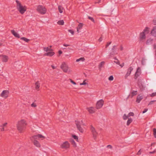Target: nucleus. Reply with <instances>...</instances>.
I'll use <instances>...</instances> for the list:
<instances>
[{
  "label": "nucleus",
  "instance_id": "nucleus-1",
  "mask_svg": "<svg viewBox=\"0 0 156 156\" xmlns=\"http://www.w3.org/2000/svg\"><path fill=\"white\" fill-rule=\"evenodd\" d=\"M16 2L17 3V9L20 13L21 14H23L26 11L27 7L24 5H23L19 1L16 0Z\"/></svg>",
  "mask_w": 156,
  "mask_h": 156
},
{
  "label": "nucleus",
  "instance_id": "nucleus-2",
  "mask_svg": "<svg viewBox=\"0 0 156 156\" xmlns=\"http://www.w3.org/2000/svg\"><path fill=\"white\" fill-rule=\"evenodd\" d=\"M27 123L25 120L22 119L18 122L16 124V127L20 132L22 131L24 127L26 125Z\"/></svg>",
  "mask_w": 156,
  "mask_h": 156
},
{
  "label": "nucleus",
  "instance_id": "nucleus-3",
  "mask_svg": "<svg viewBox=\"0 0 156 156\" xmlns=\"http://www.w3.org/2000/svg\"><path fill=\"white\" fill-rule=\"evenodd\" d=\"M51 47V46H49L48 47L44 48V50L46 52L44 54L45 55L52 56L55 54V53L53 51Z\"/></svg>",
  "mask_w": 156,
  "mask_h": 156
},
{
  "label": "nucleus",
  "instance_id": "nucleus-4",
  "mask_svg": "<svg viewBox=\"0 0 156 156\" xmlns=\"http://www.w3.org/2000/svg\"><path fill=\"white\" fill-rule=\"evenodd\" d=\"M149 28L146 27L140 34L139 38L140 40H144L146 39V35L149 33Z\"/></svg>",
  "mask_w": 156,
  "mask_h": 156
},
{
  "label": "nucleus",
  "instance_id": "nucleus-5",
  "mask_svg": "<svg viewBox=\"0 0 156 156\" xmlns=\"http://www.w3.org/2000/svg\"><path fill=\"white\" fill-rule=\"evenodd\" d=\"M61 68L65 73H70L71 71L67 64L65 62H63L61 66Z\"/></svg>",
  "mask_w": 156,
  "mask_h": 156
},
{
  "label": "nucleus",
  "instance_id": "nucleus-6",
  "mask_svg": "<svg viewBox=\"0 0 156 156\" xmlns=\"http://www.w3.org/2000/svg\"><path fill=\"white\" fill-rule=\"evenodd\" d=\"M76 124L78 129L81 133H83L84 129L81 126V125H84L82 120H79L76 121Z\"/></svg>",
  "mask_w": 156,
  "mask_h": 156
},
{
  "label": "nucleus",
  "instance_id": "nucleus-7",
  "mask_svg": "<svg viewBox=\"0 0 156 156\" xmlns=\"http://www.w3.org/2000/svg\"><path fill=\"white\" fill-rule=\"evenodd\" d=\"M37 11L41 14H44L46 13V9L42 5H38L37 8Z\"/></svg>",
  "mask_w": 156,
  "mask_h": 156
},
{
  "label": "nucleus",
  "instance_id": "nucleus-8",
  "mask_svg": "<svg viewBox=\"0 0 156 156\" xmlns=\"http://www.w3.org/2000/svg\"><path fill=\"white\" fill-rule=\"evenodd\" d=\"M90 129L91 132L93 137L94 139H96L98 134V133L97 131L96 130L95 128L92 126H90Z\"/></svg>",
  "mask_w": 156,
  "mask_h": 156
},
{
  "label": "nucleus",
  "instance_id": "nucleus-9",
  "mask_svg": "<svg viewBox=\"0 0 156 156\" xmlns=\"http://www.w3.org/2000/svg\"><path fill=\"white\" fill-rule=\"evenodd\" d=\"M141 73V69L140 67H138L136 69V71L135 74L134 78L136 79L138 78Z\"/></svg>",
  "mask_w": 156,
  "mask_h": 156
},
{
  "label": "nucleus",
  "instance_id": "nucleus-10",
  "mask_svg": "<svg viewBox=\"0 0 156 156\" xmlns=\"http://www.w3.org/2000/svg\"><path fill=\"white\" fill-rule=\"evenodd\" d=\"M104 103V101L102 99L98 101L96 104V108L98 109L101 108L102 107Z\"/></svg>",
  "mask_w": 156,
  "mask_h": 156
},
{
  "label": "nucleus",
  "instance_id": "nucleus-11",
  "mask_svg": "<svg viewBox=\"0 0 156 156\" xmlns=\"http://www.w3.org/2000/svg\"><path fill=\"white\" fill-rule=\"evenodd\" d=\"M30 139L33 141L34 145L35 146L38 148L41 147V144L37 140V139H33L32 137L30 138Z\"/></svg>",
  "mask_w": 156,
  "mask_h": 156
},
{
  "label": "nucleus",
  "instance_id": "nucleus-12",
  "mask_svg": "<svg viewBox=\"0 0 156 156\" xmlns=\"http://www.w3.org/2000/svg\"><path fill=\"white\" fill-rule=\"evenodd\" d=\"M70 144L67 141H66L62 143L60 145L61 147L63 149H67L69 147Z\"/></svg>",
  "mask_w": 156,
  "mask_h": 156
},
{
  "label": "nucleus",
  "instance_id": "nucleus-13",
  "mask_svg": "<svg viewBox=\"0 0 156 156\" xmlns=\"http://www.w3.org/2000/svg\"><path fill=\"white\" fill-rule=\"evenodd\" d=\"M134 113L132 112H130L128 113V115L124 114L123 116V119L124 120H126L130 116H133Z\"/></svg>",
  "mask_w": 156,
  "mask_h": 156
},
{
  "label": "nucleus",
  "instance_id": "nucleus-14",
  "mask_svg": "<svg viewBox=\"0 0 156 156\" xmlns=\"http://www.w3.org/2000/svg\"><path fill=\"white\" fill-rule=\"evenodd\" d=\"M9 92L7 90H4L1 94V96L5 98H6L8 96Z\"/></svg>",
  "mask_w": 156,
  "mask_h": 156
},
{
  "label": "nucleus",
  "instance_id": "nucleus-15",
  "mask_svg": "<svg viewBox=\"0 0 156 156\" xmlns=\"http://www.w3.org/2000/svg\"><path fill=\"white\" fill-rule=\"evenodd\" d=\"M32 138L33 139H39V138H41L42 140L45 138V137L40 134H38L34 136H32Z\"/></svg>",
  "mask_w": 156,
  "mask_h": 156
},
{
  "label": "nucleus",
  "instance_id": "nucleus-16",
  "mask_svg": "<svg viewBox=\"0 0 156 156\" xmlns=\"http://www.w3.org/2000/svg\"><path fill=\"white\" fill-rule=\"evenodd\" d=\"M88 111L90 114H92L95 112L94 109L93 107H91L87 108Z\"/></svg>",
  "mask_w": 156,
  "mask_h": 156
},
{
  "label": "nucleus",
  "instance_id": "nucleus-17",
  "mask_svg": "<svg viewBox=\"0 0 156 156\" xmlns=\"http://www.w3.org/2000/svg\"><path fill=\"white\" fill-rule=\"evenodd\" d=\"M151 33L153 36L156 37V26L153 28L151 31Z\"/></svg>",
  "mask_w": 156,
  "mask_h": 156
},
{
  "label": "nucleus",
  "instance_id": "nucleus-18",
  "mask_svg": "<svg viewBox=\"0 0 156 156\" xmlns=\"http://www.w3.org/2000/svg\"><path fill=\"white\" fill-rule=\"evenodd\" d=\"M2 58V61L4 62H7L9 58L8 56L6 55H2L0 56Z\"/></svg>",
  "mask_w": 156,
  "mask_h": 156
},
{
  "label": "nucleus",
  "instance_id": "nucleus-19",
  "mask_svg": "<svg viewBox=\"0 0 156 156\" xmlns=\"http://www.w3.org/2000/svg\"><path fill=\"white\" fill-rule=\"evenodd\" d=\"M83 25V24L81 23H79L77 27L76 28L77 31L78 33L79 32H80V30L82 29Z\"/></svg>",
  "mask_w": 156,
  "mask_h": 156
},
{
  "label": "nucleus",
  "instance_id": "nucleus-20",
  "mask_svg": "<svg viewBox=\"0 0 156 156\" xmlns=\"http://www.w3.org/2000/svg\"><path fill=\"white\" fill-rule=\"evenodd\" d=\"M133 69V68L132 67H130L129 68L128 71L126 73V74L125 76V77L126 78L127 76L130 75Z\"/></svg>",
  "mask_w": 156,
  "mask_h": 156
},
{
  "label": "nucleus",
  "instance_id": "nucleus-21",
  "mask_svg": "<svg viewBox=\"0 0 156 156\" xmlns=\"http://www.w3.org/2000/svg\"><path fill=\"white\" fill-rule=\"evenodd\" d=\"M11 33L16 37L19 38L20 37V35L18 33L16 32L15 30H11Z\"/></svg>",
  "mask_w": 156,
  "mask_h": 156
},
{
  "label": "nucleus",
  "instance_id": "nucleus-22",
  "mask_svg": "<svg viewBox=\"0 0 156 156\" xmlns=\"http://www.w3.org/2000/svg\"><path fill=\"white\" fill-rule=\"evenodd\" d=\"M143 98V96L141 95H139L137 97L136 102L139 103Z\"/></svg>",
  "mask_w": 156,
  "mask_h": 156
},
{
  "label": "nucleus",
  "instance_id": "nucleus-23",
  "mask_svg": "<svg viewBox=\"0 0 156 156\" xmlns=\"http://www.w3.org/2000/svg\"><path fill=\"white\" fill-rule=\"evenodd\" d=\"M133 121V119L131 118H128V120L127 122L126 125L128 126Z\"/></svg>",
  "mask_w": 156,
  "mask_h": 156
},
{
  "label": "nucleus",
  "instance_id": "nucleus-24",
  "mask_svg": "<svg viewBox=\"0 0 156 156\" xmlns=\"http://www.w3.org/2000/svg\"><path fill=\"white\" fill-rule=\"evenodd\" d=\"M153 41V39L152 38H149L148 39L146 43L147 44H149L151 43Z\"/></svg>",
  "mask_w": 156,
  "mask_h": 156
},
{
  "label": "nucleus",
  "instance_id": "nucleus-25",
  "mask_svg": "<svg viewBox=\"0 0 156 156\" xmlns=\"http://www.w3.org/2000/svg\"><path fill=\"white\" fill-rule=\"evenodd\" d=\"M147 59L145 58H143L142 59L141 62V64L143 65H144L146 64Z\"/></svg>",
  "mask_w": 156,
  "mask_h": 156
},
{
  "label": "nucleus",
  "instance_id": "nucleus-26",
  "mask_svg": "<svg viewBox=\"0 0 156 156\" xmlns=\"http://www.w3.org/2000/svg\"><path fill=\"white\" fill-rule=\"evenodd\" d=\"M64 9L63 7L61 6H58V10L60 13H62L63 12V10Z\"/></svg>",
  "mask_w": 156,
  "mask_h": 156
},
{
  "label": "nucleus",
  "instance_id": "nucleus-27",
  "mask_svg": "<svg viewBox=\"0 0 156 156\" xmlns=\"http://www.w3.org/2000/svg\"><path fill=\"white\" fill-rule=\"evenodd\" d=\"M57 23L59 25H64V22L63 20H62L58 21Z\"/></svg>",
  "mask_w": 156,
  "mask_h": 156
},
{
  "label": "nucleus",
  "instance_id": "nucleus-28",
  "mask_svg": "<svg viewBox=\"0 0 156 156\" xmlns=\"http://www.w3.org/2000/svg\"><path fill=\"white\" fill-rule=\"evenodd\" d=\"M35 88L36 89L38 90L40 87V84L38 82H37L35 83Z\"/></svg>",
  "mask_w": 156,
  "mask_h": 156
},
{
  "label": "nucleus",
  "instance_id": "nucleus-29",
  "mask_svg": "<svg viewBox=\"0 0 156 156\" xmlns=\"http://www.w3.org/2000/svg\"><path fill=\"white\" fill-rule=\"evenodd\" d=\"M21 39L25 41L26 42H28L29 40L25 37H23L21 38Z\"/></svg>",
  "mask_w": 156,
  "mask_h": 156
},
{
  "label": "nucleus",
  "instance_id": "nucleus-30",
  "mask_svg": "<svg viewBox=\"0 0 156 156\" xmlns=\"http://www.w3.org/2000/svg\"><path fill=\"white\" fill-rule=\"evenodd\" d=\"M71 142L72 144L73 145V146L74 147H76V144L74 140H72L71 141Z\"/></svg>",
  "mask_w": 156,
  "mask_h": 156
},
{
  "label": "nucleus",
  "instance_id": "nucleus-31",
  "mask_svg": "<svg viewBox=\"0 0 156 156\" xmlns=\"http://www.w3.org/2000/svg\"><path fill=\"white\" fill-rule=\"evenodd\" d=\"M84 60V59L83 58H80L79 59H78L76 60V62H79L80 61H83Z\"/></svg>",
  "mask_w": 156,
  "mask_h": 156
},
{
  "label": "nucleus",
  "instance_id": "nucleus-32",
  "mask_svg": "<svg viewBox=\"0 0 156 156\" xmlns=\"http://www.w3.org/2000/svg\"><path fill=\"white\" fill-rule=\"evenodd\" d=\"M104 63H105V62H101L100 63L99 66V68H101L103 66V65L104 64Z\"/></svg>",
  "mask_w": 156,
  "mask_h": 156
},
{
  "label": "nucleus",
  "instance_id": "nucleus-33",
  "mask_svg": "<svg viewBox=\"0 0 156 156\" xmlns=\"http://www.w3.org/2000/svg\"><path fill=\"white\" fill-rule=\"evenodd\" d=\"M137 94L136 91H133L131 93V97H133L134 95H136Z\"/></svg>",
  "mask_w": 156,
  "mask_h": 156
},
{
  "label": "nucleus",
  "instance_id": "nucleus-34",
  "mask_svg": "<svg viewBox=\"0 0 156 156\" xmlns=\"http://www.w3.org/2000/svg\"><path fill=\"white\" fill-rule=\"evenodd\" d=\"M153 135L155 137V138H156V129H153Z\"/></svg>",
  "mask_w": 156,
  "mask_h": 156
},
{
  "label": "nucleus",
  "instance_id": "nucleus-35",
  "mask_svg": "<svg viewBox=\"0 0 156 156\" xmlns=\"http://www.w3.org/2000/svg\"><path fill=\"white\" fill-rule=\"evenodd\" d=\"M114 79V77L112 76H111L108 78V80L110 81H112Z\"/></svg>",
  "mask_w": 156,
  "mask_h": 156
},
{
  "label": "nucleus",
  "instance_id": "nucleus-36",
  "mask_svg": "<svg viewBox=\"0 0 156 156\" xmlns=\"http://www.w3.org/2000/svg\"><path fill=\"white\" fill-rule=\"evenodd\" d=\"M86 81V80H84L83 82L82 83H80V85H86L87 84V83H86L85 81Z\"/></svg>",
  "mask_w": 156,
  "mask_h": 156
},
{
  "label": "nucleus",
  "instance_id": "nucleus-37",
  "mask_svg": "<svg viewBox=\"0 0 156 156\" xmlns=\"http://www.w3.org/2000/svg\"><path fill=\"white\" fill-rule=\"evenodd\" d=\"M72 137L74 138V139L76 140L77 141H78V137L77 136L75 135H73Z\"/></svg>",
  "mask_w": 156,
  "mask_h": 156
},
{
  "label": "nucleus",
  "instance_id": "nucleus-38",
  "mask_svg": "<svg viewBox=\"0 0 156 156\" xmlns=\"http://www.w3.org/2000/svg\"><path fill=\"white\" fill-rule=\"evenodd\" d=\"M69 80H70V82L72 83V84H73V85H75L76 84V82H75L74 81H73V80L72 79H69Z\"/></svg>",
  "mask_w": 156,
  "mask_h": 156
},
{
  "label": "nucleus",
  "instance_id": "nucleus-39",
  "mask_svg": "<svg viewBox=\"0 0 156 156\" xmlns=\"http://www.w3.org/2000/svg\"><path fill=\"white\" fill-rule=\"evenodd\" d=\"M68 31L69 32V33H71L72 34V35H73L74 34V32L72 30H68Z\"/></svg>",
  "mask_w": 156,
  "mask_h": 156
},
{
  "label": "nucleus",
  "instance_id": "nucleus-40",
  "mask_svg": "<svg viewBox=\"0 0 156 156\" xmlns=\"http://www.w3.org/2000/svg\"><path fill=\"white\" fill-rule=\"evenodd\" d=\"M153 23L154 25H156V18H154L153 20Z\"/></svg>",
  "mask_w": 156,
  "mask_h": 156
},
{
  "label": "nucleus",
  "instance_id": "nucleus-41",
  "mask_svg": "<svg viewBox=\"0 0 156 156\" xmlns=\"http://www.w3.org/2000/svg\"><path fill=\"white\" fill-rule=\"evenodd\" d=\"M31 106L33 107H36L37 106V105L34 103H33L31 105Z\"/></svg>",
  "mask_w": 156,
  "mask_h": 156
},
{
  "label": "nucleus",
  "instance_id": "nucleus-42",
  "mask_svg": "<svg viewBox=\"0 0 156 156\" xmlns=\"http://www.w3.org/2000/svg\"><path fill=\"white\" fill-rule=\"evenodd\" d=\"M155 101H151L148 104V105H152L154 104V102Z\"/></svg>",
  "mask_w": 156,
  "mask_h": 156
},
{
  "label": "nucleus",
  "instance_id": "nucleus-43",
  "mask_svg": "<svg viewBox=\"0 0 156 156\" xmlns=\"http://www.w3.org/2000/svg\"><path fill=\"white\" fill-rule=\"evenodd\" d=\"M114 62L117 64L119 65V62L118 60L116 59L115 61H114Z\"/></svg>",
  "mask_w": 156,
  "mask_h": 156
},
{
  "label": "nucleus",
  "instance_id": "nucleus-44",
  "mask_svg": "<svg viewBox=\"0 0 156 156\" xmlns=\"http://www.w3.org/2000/svg\"><path fill=\"white\" fill-rule=\"evenodd\" d=\"M151 96L152 97H154L155 96H156V92L155 93H152L151 95Z\"/></svg>",
  "mask_w": 156,
  "mask_h": 156
},
{
  "label": "nucleus",
  "instance_id": "nucleus-45",
  "mask_svg": "<svg viewBox=\"0 0 156 156\" xmlns=\"http://www.w3.org/2000/svg\"><path fill=\"white\" fill-rule=\"evenodd\" d=\"M88 18H89L90 20H91L92 21H93V22H94V19H93V18H92V17H90V16H88Z\"/></svg>",
  "mask_w": 156,
  "mask_h": 156
},
{
  "label": "nucleus",
  "instance_id": "nucleus-46",
  "mask_svg": "<svg viewBox=\"0 0 156 156\" xmlns=\"http://www.w3.org/2000/svg\"><path fill=\"white\" fill-rule=\"evenodd\" d=\"M102 40V37H101L98 40V41L101 42Z\"/></svg>",
  "mask_w": 156,
  "mask_h": 156
},
{
  "label": "nucleus",
  "instance_id": "nucleus-47",
  "mask_svg": "<svg viewBox=\"0 0 156 156\" xmlns=\"http://www.w3.org/2000/svg\"><path fill=\"white\" fill-rule=\"evenodd\" d=\"M107 147H108L109 148H110V149H112V146L110 145H107Z\"/></svg>",
  "mask_w": 156,
  "mask_h": 156
},
{
  "label": "nucleus",
  "instance_id": "nucleus-48",
  "mask_svg": "<svg viewBox=\"0 0 156 156\" xmlns=\"http://www.w3.org/2000/svg\"><path fill=\"white\" fill-rule=\"evenodd\" d=\"M141 150H140L138 151V152L137 153V155H140L141 154Z\"/></svg>",
  "mask_w": 156,
  "mask_h": 156
},
{
  "label": "nucleus",
  "instance_id": "nucleus-49",
  "mask_svg": "<svg viewBox=\"0 0 156 156\" xmlns=\"http://www.w3.org/2000/svg\"><path fill=\"white\" fill-rule=\"evenodd\" d=\"M148 110L147 109H145L144 110L143 112V113H144L146 112Z\"/></svg>",
  "mask_w": 156,
  "mask_h": 156
},
{
  "label": "nucleus",
  "instance_id": "nucleus-50",
  "mask_svg": "<svg viewBox=\"0 0 156 156\" xmlns=\"http://www.w3.org/2000/svg\"><path fill=\"white\" fill-rule=\"evenodd\" d=\"M153 47L154 49H156V44H154L153 45Z\"/></svg>",
  "mask_w": 156,
  "mask_h": 156
},
{
  "label": "nucleus",
  "instance_id": "nucleus-51",
  "mask_svg": "<svg viewBox=\"0 0 156 156\" xmlns=\"http://www.w3.org/2000/svg\"><path fill=\"white\" fill-rule=\"evenodd\" d=\"M111 43V42H109V43H108L106 46V47H107Z\"/></svg>",
  "mask_w": 156,
  "mask_h": 156
},
{
  "label": "nucleus",
  "instance_id": "nucleus-52",
  "mask_svg": "<svg viewBox=\"0 0 156 156\" xmlns=\"http://www.w3.org/2000/svg\"><path fill=\"white\" fill-rule=\"evenodd\" d=\"M63 46L65 47H68L69 46V44H63Z\"/></svg>",
  "mask_w": 156,
  "mask_h": 156
},
{
  "label": "nucleus",
  "instance_id": "nucleus-53",
  "mask_svg": "<svg viewBox=\"0 0 156 156\" xmlns=\"http://www.w3.org/2000/svg\"><path fill=\"white\" fill-rule=\"evenodd\" d=\"M156 152V151H155V150L153 151V152H150V154H153V153H154L155 152Z\"/></svg>",
  "mask_w": 156,
  "mask_h": 156
},
{
  "label": "nucleus",
  "instance_id": "nucleus-54",
  "mask_svg": "<svg viewBox=\"0 0 156 156\" xmlns=\"http://www.w3.org/2000/svg\"><path fill=\"white\" fill-rule=\"evenodd\" d=\"M51 66L52 68H53V69H55L56 68V67L54 66H53L52 65H51Z\"/></svg>",
  "mask_w": 156,
  "mask_h": 156
},
{
  "label": "nucleus",
  "instance_id": "nucleus-55",
  "mask_svg": "<svg viewBox=\"0 0 156 156\" xmlns=\"http://www.w3.org/2000/svg\"><path fill=\"white\" fill-rule=\"evenodd\" d=\"M7 123L6 122V123H4V124H3V126H5L7 124Z\"/></svg>",
  "mask_w": 156,
  "mask_h": 156
},
{
  "label": "nucleus",
  "instance_id": "nucleus-56",
  "mask_svg": "<svg viewBox=\"0 0 156 156\" xmlns=\"http://www.w3.org/2000/svg\"><path fill=\"white\" fill-rule=\"evenodd\" d=\"M58 53L59 54H61L62 53V52L61 51H58Z\"/></svg>",
  "mask_w": 156,
  "mask_h": 156
},
{
  "label": "nucleus",
  "instance_id": "nucleus-57",
  "mask_svg": "<svg viewBox=\"0 0 156 156\" xmlns=\"http://www.w3.org/2000/svg\"><path fill=\"white\" fill-rule=\"evenodd\" d=\"M119 65H120V66H121V67H122L124 66V64H121V65H120V64H119Z\"/></svg>",
  "mask_w": 156,
  "mask_h": 156
},
{
  "label": "nucleus",
  "instance_id": "nucleus-58",
  "mask_svg": "<svg viewBox=\"0 0 156 156\" xmlns=\"http://www.w3.org/2000/svg\"><path fill=\"white\" fill-rule=\"evenodd\" d=\"M1 130L2 131H4V128L3 127L1 129Z\"/></svg>",
  "mask_w": 156,
  "mask_h": 156
},
{
  "label": "nucleus",
  "instance_id": "nucleus-59",
  "mask_svg": "<svg viewBox=\"0 0 156 156\" xmlns=\"http://www.w3.org/2000/svg\"><path fill=\"white\" fill-rule=\"evenodd\" d=\"M1 103L0 102V105H1Z\"/></svg>",
  "mask_w": 156,
  "mask_h": 156
},
{
  "label": "nucleus",
  "instance_id": "nucleus-60",
  "mask_svg": "<svg viewBox=\"0 0 156 156\" xmlns=\"http://www.w3.org/2000/svg\"><path fill=\"white\" fill-rule=\"evenodd\" d=\"M100 0H99V2H98V3H99V2H100Z\"/></svg>",
  "mask_w": 156,
  "mask_h": 156
},
{
  "label": "nucleus",
  "instance_id": "nucleus-61",
  "mask_svg": "<svg viewBox=\"0 0 156 156\" xmlns=\"http://www.w3.org/2000/svg\"><path fill=\"white\" fill-rule=\"evenodd\" d=\"M153 145V144H152L151 145L152 146Z\"/></svg>",
  "mask_w": 156,
  "mask_h": 156
},
{
  "label": "nucleus",
  "instance_id": "nucleus-62",
  "mask_svg": "<svg viewBox=\"0 0 156 156\" xmlns=\"http://www.w3.org/2000/svg\"><path fill=\"white\" fill-rule=\"evenodd\" d=\"M1 45V43H0V45Z\"/></svg>",
  "mask_w": 156,
  "mask_h": 156
}]
</instances>
